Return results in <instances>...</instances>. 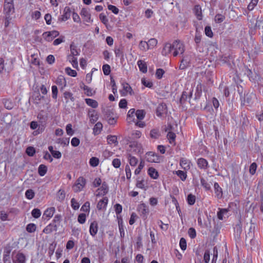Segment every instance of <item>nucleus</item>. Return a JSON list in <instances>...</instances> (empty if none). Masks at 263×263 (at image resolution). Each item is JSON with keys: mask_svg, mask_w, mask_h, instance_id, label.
Wrapping results in <instances>:
<instances>
[{"mask_svg": "<svg viewBox=\"0 0 263 263\" xmlns=\"http://www.w3.org/2000/svg\"><path fill=\"white\" fill-rule=\"evenodd\" d=\"M148 174L153 179H157L159 176L158 172L155 168L152 167L148 169Z\"/></svg>", "mask_w": 263, "mask_h": 263, "instance_id": "29", "label": "nucleus"}, {"mask_svg": "<svg viewBox=\"0 0 263 263\" xmlns=\"http://www.w3.org/2000/svg\"><path fill=\"white\" fill-rule=\"evenodd\" d=\"M229 211L227 209H220L219 208L218 211L217 213V216L219 220H222L224 218V215H226Z\"/></svg>", "mask_w": 263, "mask_h": 263, "instance_id": "28", "label": "nucleus"}, {"mask_svg": "<svg viewBox=\"0 0 263 263\" xmlns=\"http://www.w3.org/2000/svg\"><path fill=\"white\" fill-rule=\"evenodd\" d=\"M204 32H205V35L207 36H208L209 37H212L213 36V33L212 31V29H211V28L210 26H206L205 27Z\"/></svg>", "mask_w": 263, "mask_h": 263, "instance_id": "62", "label": "nucleus"}, {"mask_svg": "<svg viewBox=\"0 0 263 263\" xmlns=\"http://www.w3.org/2000/svg\"><path fill=\"white\" fill-rule=\"evenodd\" d=\"M59 35V32L56 30L45 32L42 34L44 39L47 42H51Z\"/></svg>", "mask_w": 263, "mask_h": 263, "instance_id": "2", "label": "nucleus"}, {"mask_svg": "<svg viewBox=\"0 0 263 263\" xmlns=\"http://www.w3.org/2000/svg\"><path fill=\"white\" fill-rule=\"evenodd\" d=\"M191 162L189 160L184 158H181L180 160V165L185 171L190 169Z\"/></svg>", "mask_w": 263, "mask_h": 263, "instance_id": "11", "label": "nucleus"}, {"mask_svg": "<svg viewBox=\"0 0 263 263\" xmlns=\"http://www.w3.org/2000/svg\"><path fill=\"white\" fill-rule=\"evenodd\" d=\"M16 260H13L14 263H26V257L24 254L18 252L15 255Z\"/></svg>", "mask_w": 263, "mask_h": 263, "instance_id": "14", "label": "nucleus"}, {"mask_svg": "<svg viewBox=\"0 0 263 263\" xmlns=\"http://www.w3.org/2000/svg\"><path fill=\"white\" fill-rule=\"evenodd\" d=\"M150 136L152 138L158 139L160 136V133L158 129H153L150 132Z\"/></svg>", "mask_w": 263, "mask_h": 263, "instance_id": "44", "label": "nucleus"}, {"mask_svg": "<svg viewBox=\"0 0 263 263\" xmlns=\"http://www.w3.org/2000/svg\"><path fill=\"white\" fill-rule=\"evenodd\" d=\"M128 159L130 165L136 166L137 165L138 163V159L136 157L132 156L130 154H129Z\"/></svg>", "mask_w": 263, "mask_h": 263, "instance_id": "52", "label": "nucleus"}, {"mask_svg": "<svg viewBox=\"0 0 263 263\" xmlns=\"http://www.w3.org/2000/svg\"><path fill=\"white\" fill-rule=\"evenodd\" d=\"M200 182L201 185L205 189L206 191H210L211 189V185L210 183L203 178H200Z\"/></svg>", "mask_w": 263, "mask_h": 263, "instance_id": "43", "label": "nucleus"}, {"mask_svg": "<svg viewBox=\"0 0 263 263\" xmlns=\"http://www.w3.org/2000/svg\"><path fill=\"white\" fill-rule=\"evenodd\" d=\"M102 70L105 75L108 76L110 73V67L108 64H104L103 65Z\"/></svg>", "mask_w": 263, "mask_h": 263, "instance_id": "64", "label": "nucleus"}, {"mask_svg": "<svg viewBox=\"0 0 263 263\" xmlns=\"http://www.w3.org/2000/svg\"><path fill=\"white\" fill-rule=\"evenodd\" d=\"M173 173L176 174L183 181H185L187 178L186 173L184 171L178 170L174 172Z\"/></svg>", "mask_w": 263, "mask_h": 263, "instance_id": "34", "label": "nucleus"}, {"mask_svg": "<svg viewBox=\"0 0 263 263\" xmlns=\"http://www.w3.org/2000/svg\"><path fill=\"white\" fill-rule=\"evenodd\" d=\"M137 211L141 213V215L144 218H146L149 213V209L147 205L144 203L140 204L137 208Z\"/></svg>", "mask_w": 263, "mask_h": 263, "instance_id": "4", "label": "nucleus"}, {"mask_svg": "<svg viewBox=\"0 0 263 263\" xmlns=\"http://www.w3.org/2000/svg\"><path fill=\"white\" fill-rule=\"evenodd\" d=\"M31 214L34 218H38L41 216V212L40 210L35 208L32 211Z\"/></svg>", "mask_w": 263, "mask_h": 263, "instance_id": "60", "label": "nucleus"}, {"mask_svg": "<svg viewBox=\"0 0 263 263\" xmlns=\"http://www.w3.org/2000/svg\"><path fill=\"white\" fill-rule=\"evenodd\" d=\"M88 114L90 118V122L91 123L94 124L98 119L99 116L98 114L95 112V110H92L91 111H89Z\"/></svg>", "mask_w": 263, "mask_h": 263, "instance_id": "23", "label": "nucleus"}, {"mask_svg": "<svg viewBox=\"0 0 263 263\" xmlns=\"http://www.w3.org/2000/svg\"><path fill=\"white\" fill-rule=\"evenodd\" d=\"M64 97L66 100V102H68V99H69L72 102L74 101V98L73 97V95L69 91H65L64 92Z\"/></svg>", "mask_w": 263, "mask_h": 263, "instance_id": "53", "label": "nucleus"}, {"mask_svg": "<svg viewBox=\"0 0 263 263\" xmlns=\"http://www.w3.org/2000/svg\"><path fill=\"white\" fill-rule=\"evenodd\" d=\"M56 84L60 86L61 85H64V86H66L67 82L65 80V78L63 76L60 75L59 76L56 80Z\"/></svg>", "mask_w": 263, "mask_h": 263, "instance_id": "32", "label": "nucleus"}, {"mask_svg": "<svg viewBox=\"0 0 263 263\" xmlns=\"http://www.w3.org/2000/svg\"><path fill=\"white\" fill-rule=\"evenodd\" d=\"M98 190L103 191V193H101V195L103 196L106 195L108 191V187L107 184L105 182H103L102 183V186H101L100 188L98 189Z\"/></svg>", "mask_w": 263, "mask_h": 263, "instance_id": "47", "label": "nucleus"}, {"mask_svg": "<svg viewBox=\"0 0 263 263\" xmlns=\"http://www.w3.org/2000/svg\"><path fill=\"white\" fill-rule=\"evenodd\" d=\"M57 142L64 146H68L69 143V138H59Z\"/></svg>", "mask_w": 263, "mask_h": 263, "instance_id": "45", "label": "nucleus"}, {"mask_svg": "<svg viewBox=\"0 0 263 263\" xmlns=\"http://www.w3.org/2000/svg\"><path fill=\"white\" fill-rule=\"evenodd\" d=\"M54 212L55 208L54 207H50V208H48L45 210L44 213V216H45L48 218H51L52 217Z\"/></svg>", "mask_w": 263, "mask_h": 263, "instance_id": "39", "label": "nucleus"}, {"mask_svg": "<svg viewBox=\"0 0 263 263\" xmlns=\"http://www.w3.org/2000/svg\"><path fill=\"white\" fill-rule=\"evenodd\" d=\"M187 90L188 89H186L185 90L183 91L182 93L181 96L179 100V103L180 105H183L186 101L187 99Z\"/></svg>", "mask_w": 263, "mask_h": 263, "instance_id": "41", "label": "nucleus"}, {"mask_svg": "<svg viewBox=\"0 0 263 263\" xmlns=\"http://www.w3.org/2000/svg\"><path fill=\"white\" fill-rule=\"evenodd\" d=\"M195 200H196V197L195 195H193L192 194H189L187 195V202L189 205H193L195 202Z\"/></svg>", "mask_w": 263, "mask_h": 263, "instance_id": "46", "label": "nucleus"}, {"mask_svg": "<svg viewBox=\"0 0 263 263\" xmlns=\"http://www.w3.org/2000/svg\"><path fill=\"white\" fill-rule=\"evenodd\" d=\"M202 85L199 83L197 84L196 87V91L195 93V97L194 100H199L202 95Z\"/></svg>", "mask_w": 263, "mask_h": 263, "instance_id": "19", "label": "nucleus"}, {"mask_svg": "<svg viewBox=\"0 0 263 263\" xmlns=\"http://www.w3.org/2000/svg\"><path fill=\"white\" fill-rule=\"evenodd\" d=\"M173 49L179 51L180 54H183L184 51V45L179 41L176 40L173 43Z\"/></svg>", "mask_w": 263, "mask_h": 263, "instance_id": "8", "label": "nucleus"}, {"mask_svg": "<svg viewBox=\"0 0 263 263\" xmlns=\"http://www.w3.org/2000/svg\"><path fill=\"white\" fill-rule=\"evenodd\" d=\"M202 38V34L200 31L198 30V29H196V33L194 37V41L196 44V47L197 48L199 46V44L201 42Z\"/></svg>", "mask_w": 263, "mask_h": 263, "instance_id": "25", "label": "nucleus"}, {"mask_svg": "<svg viewBox=\"0 0 263 263\" xmlns=\"http://www.w3.org/2000/svg\"><path fill=\"white\" fill-rule=\"evenodd\" d=\"M173 49V44L167 43L165 44L162 51V54L163 55H167L168 53H171L172 50Z\"/></svg>", "mask_w": 263, "mask_h": 263, "instance_id": "21", "label": "nucleus"}, {"mask_svg": "<svg viewBox=\"0 0 263 263\" xmlns=\"http://www.w3.org/2000/svg\"><path fill=\"white\" fill-rule=\"evenodd\" d=\"M137 65L139 68L140 71L143 73H146L147 71V67L146 62L142 60H139L137 62Z\"/></svg>", "mask_w": 263, "mask_h": 263, "instance_id": "24", "label": "nucleus"}, {"mask_svg": "<svg viewBox=\"0 0 263 263\" xmlns=\"http://www.w3.org/2000/svg\"><path fill=\"white\" fill-rule=\"evenodd\" d=\"M107 141L108 144H114L115 145H117L118 144L117 138L116 136L108 135L107 137Z\"/></svg>", "mask_w": 263, "mask_h": 263, "instance_id": "35", "label": "nucleus"}, {"mask_svg": "<svg viewBox=\"0 0 263 263\" xmlns=\"http://www.w3.org/2000/svg\"><path fill=\"white\" fill-rule=\"evenodd\" d=\"M65 197V191L62 189L59 190L57 194V199L60 202H62Z\"/></svg>", "mask_w": 263, "mask_h": 263, "instance_id": "38", "label": "nucleus"}, {"mask_svg": "<svg viewBox=\"0 0 263 263\" xmlns=\"http://www.w3.org/2000/svg\"><path fill=\"white\" fill-rule=\"evenodd\" d=\"M33 101V103L36 105H38L40 103V101H41V95L40 93L39 90L34 91L32 96L30 98Z\"/></svg>", "mask_w": 263, "mask_h": 263, "instance_id": "17", "label": "nucleus"}, {"mask_svg": "<svg viewBox=\"0 0 263 263\" xmlns=\"http://www.w3.org/2000/svg\"><path fill=\"white\" fill-rule=\"evenodd\" d=\"M214 187L216 196L218 199H221L222 197L223 193L222 190L219 185L217 182H215Z\"/></svg>", "mask_w": 263, "mask_h": 263, "instance_id": "20", "label": "nucleus"}, {"mask_svg": "<svg viewBox=\"0 0 263 263\" xmlns=\"http://www.w3.org/2000/svg\"><path fill=\"white\" fill-rule=\"evenodd\" d=\"M35 195L34 192L32 189H28L25 192V196L28 199H32Z\"/></svg>", "mask_w": 263, "mask_h": 263, "instance_id": "51", "label": "nucleus"}, {"mask_svg": "<svg viewBox=\"0 0 263 263\" xmlns=\"http://www.w3.org/2000/svg\"><path fill=\"white\" fill-rule=\"evenodd\" d=\"M146 154L147 156L146 159L147 161L155 163L159 162V157L156 153L153 152H148Z\"/></svg>", "mask_w": 263, "mask_h": 263, "instance_id": "7", "label": "nucleus"}, {"mask_svg": "<svg viewBox=\"0 0 263 263\" xmlns=\"http://www.w3.org/2000/svg\"><path fill=\"white\" fill-rule=\"evenodd\" d=\"M123 86V90H120V93L122 96H125L126 95L127 92H129L130 94H132V89L130 85L124 82L122 83Z\"/></svg>", "mask_w": 263, "mask_h": 263, "instance_id": "18", "label": "nucleus"}, {"mask_svg": "<svg viewBox=\"0 0 263 263\" xmlns=\"http://www.w3.org/2000/svg\"><path fill=\"white\" fill-rule=\"evenodd\" d=\"M225 19V16L221 14H217L215 16V21L217 23H221Z\"/></svg>", "mask_w": 263, "mask_h": 263, "instance_id": "63", "label": "nucleus"}, {"mask_svg": "<svg viewBox=\"0 0 263 263\" xmlns=\"http://www.w3.org/2000/svg\"><path fill=\"white\" fill-rule=\"evenodd\" d=\"M47 167L44 164H41L38 167V173L40 176H44L47 173Z\"/></svg>", "mask_w": 263, "mask_h": 263, "instance_id": "36", "label": "nucleus"}, {"mask_svg": "<svg viewBox=\"0 0 263 263\" xmlns=\"http://www.w3.org/2000/svg\"><path fill=\"white\" fill-rule=\"evenodd\" d=\"M80 87L86 91L85 94L87 96H92L95 92V91L92 92V89L91 88L85 85L83 83H82V85H80Z\"/></svg>", "mask_w": 263, "mask_h": 263, "instance_id": "31", "label": "nucleus"}, {"mask_svg": "<svg viewBox=\"0 0 263 263\" xmlns=\"http://www.w3.org/2000/svg\"><path fill=\"white\" fill-rule=\"evenodd\" d=\"M255 230V224L252 222V220H251L250 226L249 229V231L246 235V239H250V243H252L253 241V238L254 237V232Z\"/></svg>", "mask_w": 263, "mask_h": 263, "instance_id": "5", "label": "nucleus"}, {"mask_svg": "<svg viewBox=\"0 0 263 263\" xmlns=\"http://www.w3.org/2000/svg\"><path fill=\"white\" fill-rule=\"evenodd\" d=\"M167 108L165 103H162L158 105L156 109V115L159 117H161L164 114H166Z\"/></svg>", "mask_w": 263, "mask_h": 263, "instance_id": "3", "label": "nucleus"}, {"mask_svg": "<svg viewBox=\"0 0 263 263\" xmlns=\"http://www.w3.org/2000/svg\"><path fill=\"white\" fill-rule=\"evenodd\" d=\"M71 15V10L69 7H65L64 11L63 14L61 16V18H59V20L61 21H66L69 19Z\"/></svg>", "mask_w": 263, "mask_h": 263, "instance_id": "12", "label": "nucleus"}, {"mask_svg": "<svg viewBox=\"0 0 263 263\" xmlns=\"http://www.w3.org/2000/svg\"><path fill=\"white\" fill-rule=\"evenodd\" d=\"M4 11L6 15H11L14 12L13 4H4Z\"/></svg>", "mask_w": 263, "mask_h": 263, "instance_id": "10", "label": "nucleus"}, {"mask_svg": "<svg viewBox=\"0 0 263 263\" xmlns=\"http://www.w3.org/2000/svg\"><path fill=\"white\" fill-rule=\"evenodd\" d=\"M255 95L253 93H247V94L244 93L242 99H240L241 104L245 105L246 104H251L253 98H255Z\"/></svg>", "mask_w": 263, "mask_h": 263, "instance_id": "6", "label": "nucleus"}, {"mask_svg": "<svg viewBox=\"0 0 263 263\" xmlns=\"http://www.w3.org/2000/svg\"><path fill=\"white\" fill-rule=\"evenodd\" d=\"M103 128V125L100 122H97L93 128V133L95 135H99Z\"/></svg>", "mask_w": 263, "mask_h": 263, "instance_id": "27", "label": "nucleus"}, {"mask_svg": "<svg viewBox=\"0 0 263 263\" xmlns=\"http://www.w3.org/2000/svg\"><path fill=\"white\" fill-rule=\"evenodd\" d=\"M135 115L138 119L142 120L145 117V112L143 110H137Z\"/></svg>", "mask_w": 263, "mask_h": 263, "instance_id": "61", "label": "nucleus"}, {"mask_svg": "<svg viewBox=\"0 0 263 263\" xmlns=\"http://www.w3.org/2000/svg\"><path fill=\"white\" fill-rule=\"evenodd\" d=\"M189 65V62L186 60L182 59L181 61L180 64L179 65V68L180 70H184L186 68H187Z\"/></svg>", "mask_w": 263, "mask_h": 263, "instance_id": "54", "label": "nucleus"}, {"mask_svg": "<svg viewBox=\"0 0 263 263\" xmlns=\"http://www.w3.org/2000/svg\"><path fill=\"white\" fill-rule=\"evenodd\" d=\"M77 46L74 45L73 42H72L70 45V54L73 56H77L80 54V50L77 48Z\"/></svg>", "mask_w": 263, "mask_h": 263, "instance_id": "30", "label": "nucleus"}, {"mask_svg": "<svg viewBox=\"0 0 263 263\" xmlns=\"http://www.w3.org/2000/svg\"><path fill=\"white\" fill-rule=\"evenodd\" d=\"M108 199L107 197H105L101 200H100L97 205V208L98 210H106V206L107 205Z\"/></svg>", "mask_w": 263, "mask_h": 263, "instance_id": "13", "label": "nucleus"}, {"mask_svg": "<svg viewBox=\"0 0 263 263\" xmlns=\"http://www.w3.org/2000/svg\"><path fill=\"white\" fill-rule=\"evenodd\" d=\"M85 101L88 106H91L92 108H95L98 106V103L97 101L95 100L87 98L85 99Z\"/></svg>", "mask_w": 263, "mask_h": 263, "instance_id": "33", "label": "nucleus"}, {"mask_svg": "<svg viewBox=\"0 0 263 263\" xmlns=\"http://www.w3.org/2000/svg\"><path fill=\"white\" fill-rule=\"evenodd\" d=\"M26 153L29 156L32 157L35 153V149L32 146H29L26 148Z\"/></svg>", "mask_w": 263, "mask_h": 263, "instance_id": "55", "label": "nucleus"}, {"mask_svg": "<svg viewBox=\"0 0 263 263\" xmlns=\"http://www.w3.org/2000/svg\"><path fill=\"white\" fill-rule=\"evenodd\" d=\"M105 118L107 119L108 118L117 116V115L114 114L112 110L108 109L105 112Z\"/></svg>", "mask_w": 263, "mask_h": 263, "instance_id": "58", "label": "nucleus"}, {"mask_svg": "<svg viewBox=\"0 0 263 263\" xmlns=\"http://www.w3.org/2000/svg\"><path fill=\"white\" fill-rule=\"evenodd\" d=\"M176 137V134L171 131L168 132L167 134V138L170 143H173L175 142Z\"/></svg>", "mask_w": 263, "mask_h": 263, "instance_id": "49", "label": "nucleus"}, {"mask_svg": "<svg viewBox=\"0 0 263 263\" xmlns=\"http://www.w3.org/2000/svg\"><path fill=\"white\" fill-rule=\"evenodd\" d=\"M210 259V251L209 250H206L205 251L203 261L205 263H209Z\"/></svg>", "mask_w": 263, "mask_h": 263, "instance_id": "59", "label": "nucleus"}, {"mask_svg": "<svg viewBox=\"0 0 263 263\" xmlns=\"http://www.w3.org/2000/svg\"><path fill=\"white\" fill-rule=\"evenodd\" d=\"M65 72L67 74L73 77H75L77 75V71L71 69L70 67H66L65 68Z\"/></svg>", "mask_w": 263, "mask_h": 263, "instance_id": "56", "label": "nucleus"}, {"mask_svg": "<svg viewBox=\"0 0 263 263\" xmlns=\"http://www.w3.org/2000/svg\"><path fill=\"white\" fill-rule=\"evenodd\" d=\"M234 237L236 241H240L241 240V235L242 234V224L240 220L234 227Z\"/></svg>", "mask_w": 263, "mask_h": 263, "instance_id": "1", "label": "nucleus"}, {"mask_svg": "<svg viewBox=\"0 0 263 263\" xmlns=\"http://www.w3.org/2000/svg\"><path fill=\"white\" fill-rule=\"evenodd\" d=\"M76 56H73L71 54H69L67 55V60L70 62L74 68H77L78 67V63L77 61V58L75 57Z\"/></svg>", "mask_w": 263, "mask_h": 263, "instance_id": "26", "label": "nucleus"}, {"mask_svg": "<svg viewBox=\"0 0 263 263\" xmlns=\"http://www.w3.org/2000/svg\"><path fill=\"white\" fill-rule=\"evenodd\" d=\"M11 252V249L9 248H5L4 250V255H3V261L4 263H10V254Z\"/></svg>", "mask_w": 263, "mask_h": 263, "instance_id": "22", "label": "nucleus"}, {"mask_svg": "<svg viewBox=\"0 0 263 263\" xmlns=\"http://www.w3.org/2000/svg\"><path fill=\"white\" fill-rule=\"evenodd\" d=\"M98 230V222L96 221H93L90 223L89 227V233L92 236L94 237L97 234Z\"/></svg>", "mask_w": 263, "mask_h": 263, "instance_id": "15", "label": "nucleus"}, {"mask_svg": "<svg viewBox=\"0 0 263 263\" xmlns=\"http://www.w3.org/2000/svg\"><path fill=\"white\" fill-rule=\"evenodd\" d=\"M195 15L198 20H202V12L201 7L199 5H196L194 9Z\"/></svg>", "mask_w": 263, "mask_h": 263, "instance_id": "37", "label": "nucleus"}, {"mask_svg": "<svg viewBox=\"0 0 263 263\" xmlns=\"http://www.w3.org/2000/svg\"><path fill=\"white\" fill-rule=\"evenodd\" d=\"M36 226L35 224L30 223L26 226V231L29 233L34 232L36 230Z\"/></svg>", "mask_w": 263, "mask_h": 263, "instance_id": "48", "label": "nucleus"}, {"mask_svg": "<svg viewBox=\"0 0 263 263\" xmlns=\"http://www.w3.org/2000/svg\"><path fill=\"white\" fill-rule=\"evenodd\" d=\"M99 163V158L92 157L89 160V164L92 167H96L98 165Z\"/></svg>", "mask_w": 263, "mask_h": 263, "instance_id": "50", "label": "nucleus"}, {"mask_svg": "<svg viewBox=\"0 0 263 263\" xmlns=\"http://www.w3.org/2000/svg\"><path fill=\"white\" fill-rule=\"evenodd\" d=\"M157 42V40L155 38H152L149 40L147 42V50L151 48H153L155 46H156Z\"/></svg>", "mask_w": 263, "mask_h": 263, "instance_id": "42", "label": "nucleus"}, {"mask_svg": "<svg viewBox=\"0 0 263 263\" xmlns=\"http://www.w3.org/2000/svg\"><path fill=\"white\" fill-rule=\"evenodd\" d=\"M37 118L39 120L40 123H41L42 126L44 127V125L46 124L47 119V116L40 112L37 115Z\"/></svg>", "mask_w": 263, "mask_h": 263, "instance_id": "40", "label": "nucleus"}, {"mask_svg": "<svg viewBox=\"0 0 263 263\" xmlns=\"http://www.w3.org/2000/svg\"><path fill=\"white\" fill-rule=\"evenodd\" d=\"M141 83L144 86L148 88H152L153 86V83L152 81L147 80L145 78L142 79Z\"/></svg>", "mask_w": 263, "mask_h": 263, "instance_id": "57", "label": "nucleus"}, {"mask_svg": "<svg viewBox=\"0 0 263 263\" xmlns=\"http://www.w3.org/2000/svg\"><path fill=\"white\" fill-rule=\"evenodd\" d=\"M197 165H198V166L200 168V169H203V170H206L208 168L209 165H208V161L204 159V158H199L198 160H197Z\"/></svg>", "mask_w": 263, "mask_h": 263, "instance_id": "16", "label": "nucleus"}, {"mask_svg": "<svg viewBox=\"0 0 263 263\" xmlns=\"http://www.w3.org/2000/svg\"><path fill=\"white\" fill-rule=\"evenodd\" d=\"M81 15L85 21L88 23L91 22V15L88 10L86 8H82L80 13Z\"/></svg>", "mask_w": 263, "mask_h": 263, "instance_id": "9", "label": "nucleus"}]
</instances>
